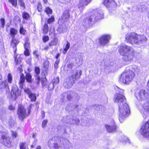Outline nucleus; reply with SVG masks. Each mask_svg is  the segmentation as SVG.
I'll return each instance as SVG.
<instances>
[{"label": "nucleus", "instance_id": "obj_17", "mask_svg": "<svg viewBox=\"0 0 149 149\" xmlns=\"http://www.w3.org/2000/svg\"><path fill=\"white\" fill-rule=\"evenodd\" d=\"M10 138L9 137H7L5 136L2 141H1V143L6 146L9 148L11 146L12 141H10Z\"/></svg>", "mask_w": 149, "mask_h": 149}, {"label": "nucleus", "instance_id": "obj_1", "mask_svg": "<svg viewBox=\"0 0 149 149\" xmlns=\"http://www.w3.org/2000/svg\"><path fill=\"white\" fill-rule=\"evenodd\" d=\"M119 93H117L114 97L115 102L118 103L119 107V119L122 123L128 116L130 110L128 104L126 103L125 97L123 95L124 91L119 89Z\"/></svg>", "mask_w": 149, "mask_h": 149}, {"label": "nucleus", "instance_id": "obj_21", "mask_svg": "<svg viewBox=\"0 0 149 149\" xmlns=\"http://www.w3.org/2000/svg\"><path fill=\"white\" fill-rule=\"evenodd\" d=\"M74 83L73 80H71L69 79L67 81L63 83V86L66 88L69 89L72 86Z\"/></svg>", "mask_w": 149, "mask_h": 149}, {"label": "nucleus", "instance_id": "obj_2", "mask_svg": "<svg viewBox=\"0 0 149 149\" xmlns=\"http://www.w3.org/2000/svg\"><path fill=\"white\" fill-rule=\"evenodd\" d=\"M118 51L119 54L123 56L122 59L125 62L132 61L134 56V51L131 47L122 44L118 46Z\"/></svg>", "mask_w": 149, "mask_h": 149}, {"label": "nucleus", "instance_id": "obj_22", "mask_svg": "<svg viewBox=\"0 0 149 149\" xmlns=\"http://www.w3.org/2000/svg\"><path fill=\"white\" fill-rule=\"evenodd\" d=\"M0 89L2 91L4 89H6L7 91L9 90L8 83L6 81H3L1 83L0 85Z\"/></svg>", "mask_w": 149, "mask_h": 149}, {"label": "nucleus", "instance_id": "obj_42", "mask_svg": "<svg viewBox=\"0 0 149 149\" xmlns=\"http://www.w3.org/2000/svg\"><path fill=\"white\" fill-rule=\"evenodd\" d=\"M19 4L21 7H23L24 8H25V3L23 0H19Z\"/></svg>", "mask_w": 149, "mask_h": 149}, {"label": "nucleus", "instance_id": "obj_33", "mask_svg": "<svg viewBox=\"0 0 149 149\" xmlns=\"http://www.w3.org/2000/svg\"><path fill=\"white\" fill-rule=\"evenodd\" d=\"M8 1L13 6L16 7L17 4V0H8Z\"/></svg>", "mask_w": 149, "mask_h": 149}, {"label": "nucleus", "instance_id": "obj_49", "mask_svg": "<svg viewBox=\"0 0 149 149\" xmlns=\"http://www.w3.org/2000/svg\"><path fill=\"white\" fill-rule=\"evenodd\" d=\"M41 83L43 86L46 85L47 84V79L46 78L42 79Z\"/></svg>", "mask_w": 149, "mask_h": 149}, {"label": "nucleus", "instance_id": "obj_23", "mask_svg": "<svg viewBox=\"0 0 149 149\" xmlns=\"http://www.w3.org/2000/svg\"><path fill=\"white\" fill-rule=\"evenodd\" d=\"M92 0H81L80 1L78 5V7L80 8L81 7H82L84 6L87 5Z\"/></svg>", "mask_w": 149, "mask_h": 149}, {"label": "nucleus", "instance_id": "obj_37", "mask_svg": "<svg viewBox=\"0 0 149 149\" xmlns=\"http://www.w3.org/2000/svg\"><path fill=\"white\" fill-rule=\"evenodd\" d=\"M35 77H36V76H39V74L40 73V69L39 67H36L35 68Z\"/></svg>", "mask_w": 149, "mask_h": 149}, {"label": "nucleus", "instance_id": "obj_28", "mask_svg": "<svg viewBox=\"0 0 149 149\" xmlns=\"http://www.w3.org/2000/svg\"><path fill=\"white\" fill-rule=\"evenodd\" d=\"M17 32V30L14 28H11L10 33H11V36L12 38H14V36L16 34Z\"/></svg>", "mask_w": 149, "mask_h": 149}, {"label": "nucleus", "instance_id": "obj_4", "mask_svg": "<svg viewBox=\"0 0 149 149\" xmlns=\"http://www.w3.org/2000/svg\"><path fill=\"white\" fill-rule=\"evenodd\" d=\"M101 11L97 10H93L91 13V15L89 17L87 18L84 20L83 22V24L85 26H89L91 22L92 21H97L102 18V15L101 13Z\"/></svg>", "mask_w": 149, "mask_h": 149}, {"label": "nucleus", "instance_id": "obj_11", "mask_svg": "<svg viewBox=\"0 0 149 149\" xmlns=\"http://www.w3.org/2000/svg\"><path fill=\"white\" fill-rule=\"evenodd\" d=\"M148 89L146 91L144 90H141L136 95L137 99L139 100H143L148 98Z\"/></svg>", "mask_w": 149, "mask_h": 149}, {"label": "nucleus", "instance_id": "obj_20", "mask_svg": "<svg viewBox=\"0 0 149 149\" xmlns=\"http://www.w3.org/2000/svg\"><path fill=\"white\" fill-rule=\"evenodd\" d=\"M18 40H17L14 38H13L11 42V46L13 48L14 50V53L15 55H16V53L17 49L16 46L19 43Z\"/></svg>", "mask_w": 149, "mask_h": 149}, {"label": "nucleus", "instance_id": "obj_3", "mask_svg": "<svg viewBox=\"0 0 149 149\" xmlns=\"http://www.w3.org/2000/svg\"><path fill=\"white\" fill-rule=\"evenodd\" d=\"M125 40L132 45H140L145 43L147 41V38L144 35L138 34L133 32L126 35Z\"/></svg>", "mask_w": 149, "mask_h": 149}, {"label": "nucleus", "instance_id": "obj_25", "mask_svg": "<svg viewBox=\"0 0 149 149\" xmlns=\"http://www.w3.org/2000/svg\"><path fill=\"white\" fill-rule=\"evenodd\" d=\"M25 81V77L24 74L22 73L20 75V79L19 82V86L21 88H23V85Z\"/></svg>", "mask_w": 149, "mask_h": 149}, {"label": "nucleus", "instance_id": "obj_55", "mask_svg": "<svg viewBox=\"0 0 149 149\" xmlns=\"http://www.w3.org/2000/svg\"><path fill=\"white\" fill-rule=\"evenodd\" d=\"M82 106L81 105H76L75 106V109L77 110H79L81 109Z\"/></svg>", "mask_w": 149, "mask_h": 149}, {"label": "nucleus", "instance_id": "obj_6", "mask_svg": "<svg viewBox=\"0 0 149 149\" xmlns=\"http://www.w3.org/2000/svg\"><path fill=\"white\" fill-rule=\"evenodd\" d=\"M70 16V14L68 10L65 11L63 13L61 16V19H60L58 21V24L61 25L59 28L58 29V31L60 33H63L66 30V28L62 29V25L64 24L65 22L67 21L69 19Z\"/></svg>", "mask_w": 149, "mask_h": 149}, {"label": "nucleus", "instance_id": "obj_18", "mask_svg": "<svg viewBox=\"0 0 149 149\" xmlns=\"http://www.w3.org/2000/svg\"><path fill=\"white\" fill-rule=\"evenodd\" d=\"M105 127L107 131L109 132H114L116 130V127L114 124L113 125H105Z\"/></svg>", "mask_w": 149, "mask_h": 149}, {"label": "nucleus", "instance_id": "obj_26", "mask_svg": "<svg viewBox=\"0 0 149 149\" xmlns=\"http://www.w3.org/2000/svg\"><path fill=\"white\" fill-rule=\"evenodd\" d=\"M26 79L29 83H31L32 81V77L31 74L29 73H27L26 75Z\"/></svg>", "mask_w": 149, "mask_h": 149}, {"label": "nucleus", "instance_id": "obj_59", "mask_svg": "<svg viewBox=\"0 0 149 149\" xmlns=\"http://www.w3.org/2000/svg\"><path fill=\"white\" fill-rule=\"evenodd\" d=\"M15 107L12 105H10L9 107V109L10 110H13L15 109Z\"/></svg>", "mask_w": 149, "mask_h": 149}, {"label": "nucleus", "instance_id": "obj_29", "mask_svg": "<svg viewBox=\"0 0 149 149\" xmlns=\"http://www.w3.org/2000/svg\"><path fill=\"white\" fill-rule=\"evenodd\" d=\"M6 109L2 108L0 109V116L3 117L6 115Z\"/></svg>", "mask_w": 149, "mask_h": 149}, {"label": "nucleus", "instance_id": "obj_50", "mask_svg": "<svg viewBox=\"0 0 149 149\" xmlns=\"http://www.w3.org/2000/svg\"><path fill=\"white\" fill-rule=\"evenodd\" d=\"M25 50L24 52V55L27 56H29V49L27 48H25Z\"/></svg>", "mask_w": 149, "mask_h": 149}, {"label": "nucleus", "instance_id": "obj_52", "mask_svg": "<svg viewBox=\"0 0 149 149\" xmlns=\"http://www.w3.org/2000/svg\"><path fill=\"white\" fill-rule=\"evenodd\" d=\"M59 62V60L57 59L56 61L54 63V67L55 68H57L58 67V64Z\"/></svg>", "mask_w": 149, "mask_h": 149}, {"label": "nucleus", "instance_id": "obj_61", "mask_svg": "<svg viewBox=\"0 0 149 149\" xmlns=\"http://www.w3.org/2000/svg\"><path fill=\"white\" fill-rule=\"evenodd\" d=\"M22 66L21 65H20L18 67V70L20 72H21L22 71Z\"/></svg>", "mask_w": 149, "mask_h": 149}, {"label": "nucleus", "instance_id": "obj_19", "mask_svg": "<svg viewBox=\"0 0 149 149\" xmlns=\"http://www.w3.org/2000/svg\"><path fill=\"white\" fill-rule=\"evenodd\" d=\"M127 69L129 70L130 72H132L134 74H138L140 72V69L139 67L136 65H133L127 68Z\"/></svg>", "mask_w": 149, "mask_h": 149}, {"label": "nucleus", "instance_id": "obj_8", "mask_svg": "<svg viewBox=\"0 0 149 149\" xmlns=\"http://www.w3.org/2000/svg\"><path fill=\"white\" fill-rule=\"evenodd\" d=\"M33 104H30L28 108V112L26 113L25 109L22 106H19L18 108L17 114L20 119L23 120L26 117H27L30 114L31 109L32 108Z\"/></svg>", "mask_w": 149, "mask_h": 149}, {"label": "nucleus", "instance_id": "obj_46", "mask_svg": "<svg viewBox=\"0 0 149 149\" xmlns=\"http://www.w3.org/2000/svg\"><path fill=\"white\" fill-rule=\"evenodd\" d=\"M79 122V120L77 118L73 119L72 123L73 124H78Z\"/></svg>", "mask_w": 149, "mask_h": 149}, {"label": "nucleus", "instance_id": "obj_51", "mask_svg": "<svg viewBox=\"0 0 149 149\" xmlns=\"http://www.w3.org/2000/svg\"><path fill=\"white\" fill-rule=\"evenodd\" d=\"M47 122V120H45L43 121L42 123V128H44L45 127Z\"/></svg>", "mask_w": 149, "mask_h": 149}, {"label": "nucleus", "instance_id": "obj_39", "mask_svg": "<svg viewBox=\"0 0 149 149\" xmlns=\"http://www.w3.org/2000/svg\"><path fill=\"white\" fill-rule=\"evenodd\" d=\"M55 86V85L53 83H52V82L50 83L48 86V90H52L54 88Z\"/></svg>", "mask_w": 149, "mask_h": 149}, {"label": "nucleus", "instance_id": "obj_13", "mask_svg": "<svg viewBox=\"0 0 149 149\" xmlns=\"http://www.w3.org/2000/svg\"><path fill=\"white\" fill-rule=\"evenodd\" d=\"M111 38V36L108 35L102 36L100 38L99 43L100 45L104 46L107 44Z\"/></svg>", "mask_w": 149, "mask_h": 149}, {"label": "nucleus", "instance_id": "obj_36", "mask_svg": "<svg viewBox=\"0 0 149 149\" xmlns=\"http://www.w3.org/2000/svg\"><path fill=\"white\" fill-rule=\"evenodd\" d=\"M14 58L15 60V63L16 65L19 64L21 62V60L22 59V58L19 57L17 59L16 56H15L14 57Z\"/></svg>", "mask_w": 149, "mask_h": 149}, {"label": "nucleus", "instance_id": "obj_40", "mask_svg": "<svg viewBox=\"0 0 149 149\" xmlns=\"http://www.w3.org/2000/svg\"><path fill=\"white\" fill-rule=\"evenodd\" d=\"M8 81L9 83H11L12 80V77L10 73H9L8 74Z\"/></svg>", "mask_w": 149, "mask_h": 149}, {"label": "nucleus", "instance_id": "obj_27", "mask_svg": "<svg viewBox=\"0 0 149 149\" xmlns=\"http://www.w3.org/2000/svg\"><path fill=\"white\" fill-rule=\"evenodd\" d=\"M30 44L29 42V39L28 38H26L25 40V43L24 45L25 48L29 49L30 47Z\"/></svg>", "mask_w": 149, "mask_h": 149}, {"label": "nucleus", "instance_id": "obj_24", "mask_svg": "<svg viewBox=\"0 0 149 149\" xmlns=\"http://www.w3.org/2000/svg\"><path fill=\"white\" fill-rule=\"evenodd\" d=\"M104 3L107 7L116 5L115 2L113 0H105Z\"/></svg>", "mask_w": 149, "mask_h": 149}, {"label": "nucleus", "instance_id": "obj_38", "mask_svg": "<svg viewBox=\"0 0 149 149\" xmlns=\"http://www.w3.org/2000/svg\"><path fill=\"white\" fill-rule=\"evenodd\" d=\"M122 138V140H121V141L126 142H128L129 143H130V141L126 136H123Z\"/></svg>", "mask_w": 149, "mask_h": 149}, {"label": "nucleus", "instance_id": "obj_7", "mask_svg": "<svg viewBox=\"0 0 149 149\" xmlns=\"http://www.w3.org/2000/svg\"><path fill=\"white\" fill-rule=\"evenodd\" d=\"M61 97L64 100L66 98L69 101L74 99L75 101H78L79 97L76 93L71 91H68L63 93L61 96Z\"/></svg>", "mask_w": 149, "mask_h": 149}, {"label": "nucleus", "instance_id": "obj_56", "mask_svg": "<svg viewBox=\"0 0 149 149\" xmlns=\"http://www.w3.org/2000/svg\"><path fill=\"white\" fill-rule=\"evenodd\" d=\"M75 61H76V63L78 64H80L82 62V60L77 58H76Z\"/></svg>", "mask_w": 149, "mask_h": 149}, {"label": "nucleus", "instance_id": "obj_64", "mask_svg": "<svg viewBox=\"0 0 149 149\" xmlns=\"http://www.w3.org/2000/svg\"><path fill=\"white\" fill-rule=\"evenodd\" d=\"M49 49V47L48 46H45L44 47V49L47 50ZM43 50V49H42Z\"/></svg>", "mask_w": 149, "mask_h": 149}, {"label": "nucleus", "instance_id": "obj_58", "mask_svg": "<svg viewBox=\"0 0 149 149\" xmlns=\"http://www.w3.org/2000/svg\"><path fill=\"white\" fill-rule=\"evenodd\" d=\"M43 40L44 42H46L49 40V38L48 36H45L43 38Z\"/></svg>", "mask_w": 149, "mask_h": 149}, {"label": "nucleus", "instance_id": "obj_30", "mask_svg": "<svg viewBox=\"0 0 149 149\" xmlns=\"http://www.w3.org/2000/svg\"><path fill=\"white\" fill-rule=\"evenodd\" d=\"M59 82V79L58 77H54L52 80V82L55 85L58 84Z\"/></svg>", "mask_w": 149, "mask_h": 149}, {"label": "nucleus", "instance_id": "obj_35", "mask_svg": "<svg viewBox=\"0 0 149 149\" xmlns=\"http://www.w3.org/2000/svg\"><path fill=\"white\" fill-rule=\"evenodd\" d=\"M26 32V30L24 29L22 25H20L19 30V32L20 33L24 35Z\"/></svg>", "mask_w": 149, "mask_h": 149}, {"label": "nucleus", "instance_id": "obj_5", "mask_svg": "<svg viewBox=\"0 0 149 149\" xmlns=\"http://www.w3.org/2000/svg\"><path fill=\"white\" fill-rule=\"evenodd\" d=\"M129 70L126 68L120 78V81L125 84H128L132 81L134 76L132 72H130Z\"/></svg>", "mask_w": 149, "mask_h": 149}, {"label": "nucleus", "instance_id": "obj_10", "mask_svg": "<svg viewBox=\"0 0 149 149\" xmlns=\"http://www.w3.org/2000/svg\"><path fill=\"white\" fill-rule=\"evenodd\" d=\"M48 144L50 147L58 148L61 146L62 143L57 137H54L49 141Z\"/></svg>", "mask_w": 149, "mask_h": 149}, {"label": "nucleus", "instance_id": "obj_16", "mask_svg": "<svg viewBox=\"0 0 149 149\" xmlns=\"http://www.w3.org/2000/svg\"><path fill=\"white\" fill-rule=\"evenodd\" d=\"M81 71L80 70L79 72L74 71L71 76L69 77V79L71 80H73V82L77 78H79L80 77Z\"/></svg>", "mask_w": 149, "mask_h": 149}, {"label": "nucleus", "instance_id": "obj_12", "mask_svg": "<svg viewBox=\"0 0 149 149\" xmlns=\"http://www.w3.org/2000/svg\"><path fill=\"white\" fill-rule=\"evenodd\" d=\"M141 112L143 114V117L146 118V115L149 113V103H146L142 105Z\"/></svg>", "mask_w": 149, "mask_h": 149}, {"label": "nucleus", "instance_id": "obj_54", "mask_svg": "<svg viewBox=\"0 0 149 149\" xmlns=\"http://www.w3.org/2000/svg\"><path fill=\"white\" fill-rule=\"evenodd\" d=\"M61 3H67L69 2L70 0H58Z\"/></svg>", "mask_w": 149, "mask_h": 149}, {"label": "nucleus", "instance_id": "obj_41", "mask_svg": "<svg viewBox=\"0 0 149 149\" xmlns=\"http://www.w3.org/2000/svg\"><path fill=\"white\" fill-rule=\"evenodd\" d=\"M48 31V25L45 24L44 28L43 31L44 33H47Z\"/></svg>", "mask_w": 149, "mask_h": 149}, {"label": "nucleus", "instance_id": "obj_60", "mask_svg": "<svg viewBox=\"0 0 149 149\" xmlns=\"http://www.w3.org/2000/svg\"><path fill=\"white\" fill-rule=\"evenodd\" d=\"M56 43L55 42H52L51 43H49V45L50 47L52 46L55 45H56Z\"/></svg>", "mask_w": 149, "mask_h": 149}, {"label": "nucleus", "instance_id": "obj_14", "mask_svg": "<svg viewBox=\"0 0 149 149\" xmlns=\"http://www.w3.org/2000/svg\"><path fill=\"white\" fill-rule=\"evenodd\" d=\"M21 93L20 91L19 90L17 86L16 85H14L12 89L11 93V95L13 97L16 99L17 97L19 96Z\"/></svg>", "mask_w": 149, "mask_h": 149}, {"label": "nucleus", "instance_id": "obj_32", "mask_svg": "<svg viewBox=\"0 0 149 149\" xmlns=\"http://www.w3.org/2000/svg\"><path fill=\"white\" fill-rule=\"evenodd\" d=\"M70 45V43L68 42H67L65 48L64 49V51H63V53L64 54H65L66 53V52L69 48Z\"/></svg>", "mask_w": 149, "mask_h": 149}, {"label": "nucleus", "instance_id": "obj_44", "mask_svg": "<svg viewBox=\"0 0 149 149\" xmlns=\"http://www.w3.org/2000/svg\"><path fill=\"white\" fill-rule=\"evenodd\" d=\"M25 143L22 142L20 144V149H26V148L25 145Z\"/></svg>", "mask_w": 149, "mask_h": 149}, {"label": "nucleus", "instance_id": "obj_31", "mask_svg": "<svg viewBox=\"0 0 149 149\" xmlns=\"http://www.w3.org/2000/svg\"><path fill=\"white\" fill-rule=\"evenodd\" d=\"M22 15L23 19L26 20H27L30 16L29 14L26 12L23 13Z\"/></svg>", "mask_w": 149, "mask_h": 149}, {"label": "nucleus", "instance_id": "obj_57", "mask_svg": "<svg viewBox=\"0 0 149 149\" xmlns=\"http://www.w3.org/2000/svg\"><path fill=\"white\" fill-rule=\"evenodd\" d=\"M37 142V140H35L33 142V144L31 146V148H34L36 145V143Z\"/></svg>", "mask_w": 149, "mask_h": 149}, {"label": "nucleus", "instance_id": "obj_47", "mask_svg": "<svg viewBox=\"0 0 149 149\" xmlns=\"http://www.w3.org/2000/svg\"><path fill=\"white\" fill-rule=\"evenodd\" d=\"M11 132L13 138H16L17 136V134L16 132L13 131H12Z\"/></svg>", "mask_w": 149, "mask_h": 149}, {"label": "nucleus", "instance_id": "obj_43", "mask_svg": "<svg viewBox=\"0 0 149 149\" xmlns=\"http://www.w3.org/2000/svg\"><path fill=\"white\" fill-rule=\"evenodd\" d=\"M36 83L37 84V86H38L39 84L40 83V78L39 77V76H36Z\"/></svg>", "mask_w": 149, "mask_h": 149}, {"label": "nucleus", "instance_id": "obj_15", "mask_svg": "<svg viewBox=\"0 0 149 149\" xmlns=\"http://www.w3.org/2000/svg\"><path fill=\"white\" fill-rule=\"evenodd\" d=\"M24 91L27 94L31 101H35L36 100V96L35 94L32 93L30 89L29 88H26L24 90Z\"/></svg>", "mask_w": 149, "mask_h": 149}, {"label": "nucleus", "instance_id": "obj_45", "mask_svg": "<svg viewBox=\"0 0 149 149\" xmlns=\"http://www.w3.org/2000/svg\"><path fill=\"white\" fill-rule=\"evenodd\" d=\"M54 18L53 16H52L51 18H49L47 20V23L49 24H51L54 21Z\"/></svg>", "mask_w": 149, "mask_h": 149}, {"label": "nucleus", "instance_id": "obj_9", "mask_svg": "<svg viewBox=\"0 0 149 149\" xmlns=\"http://www.w3.org/2000/svg\"><path fill=\"white\" fill-rule=\"evenodd\" d=\"M140 132L143 137L146 138H149V120L142 127Z\"/></svg>", "mask_w": 149, "mask_h": 149}, {"label": "nucleus", "instance_id": "obj_62", "mask_svg": "<svg viewBox=\"0 0 149 149\" xmlns=\"http://www.w3.org/2000/svg\"><path fill=\"white\" fill-rule=\"evenodd\" d=\"M45 112L43 111H41V116L42 117V118H45Z\"/></svg>", "mask_w": 149, "mask_h": 149}, {"label": "nucleus", "instance_id": "obj_48", "mask_svg": "<svg viewBox=\"0 0 149 149\" xmlns=\"http://www.w3.org/2000/svg\"><path fill=\"white\" fill-rule=\"evenodd\" d=\"M37 8L38 11L39 12H41L42 10V6L40 3H38L37 6Z\"/></svg>", "mask_w": 149, "mask_h": 149}, {"label": "nucleus", "instance_id": "obj_53", "mask_svg": "<svg viewBox=\"0 0 149 149\" xmlns=\"http://www.w3.org/2000/svg\"><path fill=\"white\" fill-rule=\"evenodd\" d=\"M5 136L3 134V132H0V142H1V141H2L3 139L5 138Z\"/></svg>", "mask_w": 149, "mask_h": 149}, {"label": "nucleus", "instance_id": "obj_34", "mask_svg": "<svg viewBox=\"0 0 149 149\" xmlns=\"http://www.w3.org/2000/svg\"><path fill=\"white\" fill-rule=\"evenodd\" d=\"M45 11L47 14H51L52 12V10L49 7H46Z\"/></svg>", "mask_w": 149, "mask_h": 149}, {"label": "nucleus", "instance_id": "obj_63", "mask_svg": "<svg viewBox=\"0 0 149 149\" xmlns=\"http://www.w3.org/2000/svg\"><path fill=\"white\" fill-rule=\"evenodd\" d=\"M67 67L70 68H71L72 67V64H69L67 65Z\"/></svg>", "mask_w": 149, "mask_h": 149}]
</instances>
